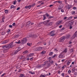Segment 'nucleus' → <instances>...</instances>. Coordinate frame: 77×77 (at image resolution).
<instances>
[{
	"label": "nucleus",
	"instance_id": "obj_1",
	"mask_svg": "<svg viewBox=\"0 0 77 77\" xmlns=\"http://www.w3.org/2000/svg\"><path fill=\"white\" fill-rule=\"evenodd\" d=\"M15 45L14 44V42L11 43L10 44L7 45H5L2 46V48H12L14 46H15Z\"/></svg>",
	"mask_w": 77,
	"mask_h": 77
},
{
	"label": "nucleus",
	"instance_id": "obj_2",
	"mask_svg": "<svg viewBox=\"0 0 77 77\" xmlns=\"http://www.w3.org/2000/svg\"><path fill=\"white\" fill-rule=\"evenodd\" d=\"M49 62L50 65H52V64H53V63H54V61H51L50 60H47L44 63H45V64H43L42 65H43V66H45V65L47 64V63H49Z\"/></svg>",
	"mask_w": 77,
	"mask_h": 77
},
{
	"label": "nucleus",
	"instance_id": "obj_3",
	"mask_svg": "<svg viewBox=\"0 0 77 77\" xmlns=\"http://www.w3.org/2000/svg\"><path fill=\"white\" fill-rule=\"evenodd\" d=\"M55 32V30H53L50 32V36H54L55 35V34L54 33Z\"/></svg>",
	"mask_w": 77,
	"mask_h": 77
},
{
	"label": "nucleus",
	"instance_id": "obj_4",
	"mask_svg": "<svg viewBox=\"0 0 77 77\" xmlns=\"http://www.w3.org/2000/svg\"><path fill=\"white\" fill-rule=\"evenodd\" d=\"M64 57L65 56H64V54L63 53H60L59 56V58H64Z\"/></svg>",
	"mask_w": 77,
	"mask_h": 77
},
{
	"label": "nucleus",
	"instance_id": "obj_5",
	"mask_svg": "<svg viewBox=\"0 0 77 77\" xmlns=\"http://www.w3.org/2000/svg\"><path fill=\"white\" fill-rule=\"evenodd\" d=\"M45 15L46 17H48V19H50L51 18H54V17H52V16H49V14L47 13L46 14H45Z\"/></svg>",
	"mask_w": 77,
	"mask_h": 77
},
{
	"label": "nucleus",
	"instance_id": "obj_6",
	"mask_svg": "<svg viewBox=\"0 0 77 77\" xmlns=\"http://www.w3.org/2000/svg\"><path fill=\"white\" fill-rule=\"evenodd\" d=\"M65 39V36L62 37L60 38V42H63Z\"/></svg>",
	"mask_w": 77,
	"mask_h": 77
},
{
	"label": "nucleus",
	"instance_id": "obj_7",
	"mask_svg": "<svg viewBox=\"0 0 77 77\" xmlns=\"http://www.w3.org/2000/svg\"><path fill=\"white\" fill-rule=\"evenodd\" d=\"M62 22V21H58L56 23V24L57 25V26H59L60 25V24H61Z\"/></svg>",
	"mask_w": 77,
	"mask_h": 77
},
{
	"label": "nucleus",
	"instance_id": "obj_8",
	"mask_svg": "<svg viewBox=\"0 0 77 77\" xmlns=\"http://www.w3.org/2000/svg\"><path fill=\"white\" fill-rule=\"evenodd\" d=\"M52 24H53V22H48L47 24V26H51Z\"/></svg>",
	"mask_w": 77,
	"mask_h": 77
},
{
	"label": "nucleus",
	"instance_id": "obj_9",
	"mask_svg": "<svg viewBox=\"0 0 77 77\" xmlns=\"http://www.w3.org/2000/svg\"><path fill=\"white\" fill-rule=\"evenodd\" d=\"M36 36V35L34 34H31L29 35V37L30 38H35Z\"/></svg>",
	"mask_w": 77,
	"mask_h": 77
},
{
	"label": "nucleus",
	"instance_id": "obj_10",
	"mask_svg": "<svg viewBox=\"0 0 77 77\" xmlns=\"http://www.w3.org/2000/svg\"><path fill=\"white\" fill-rule=\"evenodd\" d=\"M49 21H50V20H49L47 21H45L43 22V24H47H47H48V22H49Z\"/></svg>",
	"mask_w": 77,
	"mask_h": 77
},
{
	"label": "nucleus",
	"instance_id": "obj_11",
	"mask_svg": "<svg viewBox=\"0 0 77 77\" xmlns=\"http://www.w3.org/2000/svg\"><path fill=\"white\" fill-rule=\"evenodd\" d=\"M73 23H74V22L72 21H69V24L70 25H71V26H72V25L73 24Z\"/></svg>",
	"mask_w": 77,
	"mask_h": 77
},
{
	"label": "nucleus",
	"instance_id": "obj_12",
	"mask_svg": "<svg viewBox=\"0 0 77 77\" xmlns=\"http://www.w3.org/2000/svg\"><path fill=\"white\" fill-rule=\"evenodd\" d=\"M63 8V6H62V5H60L59 6L58 9H59V10H60V9H62Z\"/></svg>",
	"mask_w": 77,
	"mask_h": 77
},
{
	"label": "nucleus",
	"instance_id": "obj_13",
	"mask_svg": "<svg viewBox=\"0 0 77 77\" xmlns=\"http://www.w3.org/2000/svg\"><path fill=\"white\" fill-rule=\"evenodd\" d=\"M24 56H20L19 57V59H24Z\"/></svg>",
	"mask_w": 77,
	"mask_h": 77
},
{
	"label": "nucleus",
	"instance_id": "obj_14",
	"mask_svg": "<svg viewBox=\"0 0 77 77\" xmlns=\"http://www.w3.org/2000/svg\"><path fill=\"white\" fill-rule=\"evenodd\" d=\"M71 8V5H68L66 7V8L67 9H68V10H69V9H70Z\"/></svg>",
	"mask_w": 77,
	"mask_h": 77
},
{
	"label": "nucleus",
	"instance_id": "obj_15",
	"mask_svg": "<svg viewBox=\"0 0 77 77\" xmlns=\"http://www.w3.org/2000/svg\"><path fill=\"white\" fill-rule=\"evenodd\" d=\"M71 60H69L68 62L67 63V64L68 65H69V64H70V63H71Z\"/></svg>",
	"mask_w": 77,
	"mask_h": 77
},
{
	"label": "nucleus",
	"instance_id": "obj_16",
	"mask_svg": "<svg viewBox=\"0 0 77 77\" xmlns=\"http://www.w3.org/2000/svg\"><path fill=\"white\" fill-rule=\"evenodd\" d=\"M9 42V40H6L4 42V44H6Z\"/></svg>",
	"mask_w": 77,
	"mask_h": 77
},
{
	"label": "nucleus",
	"instance_id": "obj_17",
	"mask_svg": "<svg viewBox=\"0 0 77 77\" xmlns=\"http://www.w3.org/2000/svg\"><path fill=\"white\" fill-rule=\"evenodd\" d=\"M26 42L23 40H21V43L22 44H25Z\"/></svg>",
	"mask_w": 77,
	"mask_h": 77
},
{
	"label": "nucleus",
	"instance_id": "obj_18",
	"mask_svg": "<svg viewBox=\"0 0 77 77\" xmlns=\"http://www.w3.org/2000/svg\"><path fill=\"white\" fill-rule=\"evenodd\" d=\"M35 4H33L32 5H29V6L30 7V8L31 7H33V6H35Z\"/></svg>",
	"mask_w": 77,
	"mask_h": 77
},
{
	"label": "nucleus",
	"instance_id": "obj_19",
	"mask_svg": "<svg viewBox=\"0 0 77 77\" xmlns=\"http://www.w3.org/2000/svg\"><path fill=\"white\" fill-rule=\"evenodd\" d=\"M29 73H30V74H35V72H31V71H29Z\"/></svg>",
	"mask_w": 77,
	"mask_h": 77
},
{
	"label": "nucleus",
	"instance_id": "obj_20",
	"mask_svg": "<svg viewBox=\"0 0 77 77\" xmlns=\"http://www.w3.org/2000/svg\"><path fill=\"white\" fill-rule=\"evenodd\" d=\"M53 52H51L49 53V56H52V55H53Z\"/></svg>",
	"mask_w": 77,
	"mask_h": 77
},
{
	"label": "nucleus",
	"instance_id": "obj_21",
	"mask_svg": "<svg viewBox=\"0 0 77 77\" xmlns=\"http://www.w3.org/2000/svg\"><path fill=\"white\" fill-rule=\"evenodd\" d=\"M16 8V6H14L12 5L11 7V9H12V8H14V9H15Z\"/></svg>",
	"mask_w": 77,
	"mask_h": 77
},
{
	"label": "nucleus",
	"instance_id": "obj_22",
	"mask_svg": "<svg viewBox=\"0 0 77 77\" xmlns=\"http://www.w3.org/2000/svg\"><path fill=\"white\" fill-rule=\"evenodd\" d=\"M70 35H67L66 36V38L67 39H68V38H69V37H70Z\"/></svg>",
	"mask_w": 77,
	"mask_h": 77
},
{
	"label": "nucleus",
	"instance_id": "obj_23",
	"mask_svg": "<svg viewBox=\"0 0 77 77\" xmlns=\"http://www.w3.org/2000/svg\"><path fill=\"white\" fill-rule=\"evenodd\" d=\"M46 53L45 51H43L41 52V54H45Z\"/></svg>",
	"mask_w": 77,
	"mask_h": 77
},
{
	"label": "nucleus",
	"instance_id": "obj_24",
	"mask_svg": "<svg viewBox=\"0 0 77 77\" xmlns=\"http://www.w3.org/2000/svg\"><path fill=\"white\" fill-rule=\"evenodd\" d=\"M43 20H45V19H46V16H45V15H43Z\"/></svg>",
	"mask_w": 77,
	"mask_h": 77
},
{
	"label": "nucleus",
	"instance_id": "obj_25",
	"mask_svg": "<svg viewBox=\"0 0 77 77\" xmlns=\"http://www.w3.org/2000/svg\"><path fill=\"white\" fill-rule=\"evenodd\" d=\"M47 67H48L49 66H50L51 65V64H50V63L48 64H47Z\"/></svg>",
	"mask_w": 77,
	"mask_h": 77
},
{
	"label": "nucleus",
	"instance_id": "obj_26",
	"mask_svg": "<svg viewBox=\"0 0 77 77\" xmlns=\"http://www.w3.org/2000/svg\"><path fill=\"white\" fill-rule=\"evenodd\" d=\"M7 32L8 33V34H9L11 33V30L8 29V31H7Z\"/></svg>",
	"mask_w": 77,
	"mask_h": 77
},
{
	"label": "nucleus",
	"instance_id": "obj_27",
	"mask_svg": "<svg viewBox=\"0 0 77 77\" xmlns=\"http://www.w3.org/2000/svg\"><path fill=\"white\" fill-rule=\"evenodd\" d=\"M23 40L25 42H27V38H23Z\"/></svg>",
	"mask_w": 77,
	"mask_h": 77
},
{
	"label": "nucleus",
	"instance_id": "obj_28",
	"mask_svg": "<svg viewBox=\"0 0 77 77\" xmlns=\"http://www.w3.org/2000/svg\"><path fill=\"white\" fill-rule=\"evenodd\" d=\"M74 51V50H73V48L71 49L70 50V53H72Z\"/></svg>",
	"mask_w": 77,
	"mask_h": 77
},
{
	"label": "nucleus",
	"instance_id": "obj_29",
	"mask_svg": "<svg viewBox=\"0 0 77 77\" xmlns=\"http://www.w3.org/2000/svg\"><path fill=\"white\" fill-rule=\"evenodd\" d=\"M66 52H67V49H65L63 51V53H66Z\"/></svg>",
	"mask_w": 77,
	"mask_h": 77
},
{
	"label": "nucleus",
	"instance_id": "obj_30",
	"mask_svg": "<svg viewBox=\"0 0 77 77\" xmlns=\"http://www.w3.org/2000/svg\"><path fill=\"white\" fill-rule=\"evenodd\" d=\"M5 14H8V10H5Z\"/></svg>",
	"mask_w": 77,
	"mask_h": 77
},
{
	"label": "nucleus",
	"instance_id": "obj_31",
	"mask_svg": "<svg viewBox=\"0 0 77 77\" xmlns=\"http://www.w3.org/2000/svg\"><path fill=\"white\" fill-rule=\"evenodd\" d=\"M15 43H16L17 44H20V43H21V42H20V41L19 40L18 42H15Z\"/></svg>",
	"mask_w": 77,
	"mask_h": 77
},
{
	"label": "nucleus",
	"instance_id": "obj_32",
	"mask_svg": "<svg viewBox=\"0 0 77 77\" xmlns=\"http://www.w3.org/2000/svg\"><path fill=\"white\" fill-rule=\"evenodd\" d=\"M72 72H75V69L73 68L72 70Z\"/></svg>",
	"mask_w": 77,
	"mask_h": 77
},
{
	"label": "nucleus",
	"instance_id": "obj_33",
	"mask_svg": "<svg viewBox=\"0 0 77 77\" xmlns=\"http://www.w3.org/2000/svg\"><path fill=\"white\" fill-rule=\"evenodd\" d=\"M5 33H6V32H2V35H5Z\"/></svg>",
	"mask_w": 77,
	"mask_h": 77
},
{
	"label": "nucleus",
	"instance_id": "obj_34",
	"mask_svg": "<svg viewBox=\"0 0 77 77\" xmlns=\"http://www.w3.org/2000/svg\"><path fill=\"white\" fill-rule=\"evenodd\" d=\"M17 4V1H15L14 2V3H13V4L14 5H15V4Z\"/></svg>",
	"mask_w": 77,
	"mask_h": 77
},
{
	"label": "nucleus",
	"instance_id": "obj_35",
	"mask_svg": "<svg viewBox=\"0 0 77 77\" xmlns=\"http://www.w3.org/2000/svg\"><path fill=\"white\" fill-rule=\"evenodd\" d=\"M41 43H42V42H41V41H40V42H39L37 43V44L38 45H39V44H40Z\"/></svg>",
	"mask_w": 77,
	"mask_h": 77
},
{
	"label": "nucleus",
	"instance_id": "obj_36",
	"mask_svg": "<svg viewBox=\"0 0 77 77\" xmlns=\"http://www.w3.org/2000/svg\"><path fill=\"white\" fill-rule=\"evenodd\" d=\"M20 76L22 77H25V76L24 75V74H21L20 75Z\"/></svg>",
	"mask_w": 77,
	"mask_h": 77
},
{
	"label": "nucleus",
	"instance_id": "obj_37",
	"mask_svg": "<svg viewBox=\"0 0 77 77\" xmlns=\"http://www.w3.org/2000/svg\"><path fill=\"white\" fill-rule=\"evenodd\" d=\"M44 77V75H43L42 74H41L40 76V77Z\"/></svg>",
	"mask_w": 77,
	"mask_h": 77
},
{
	"label": "nucleus",
	"instance_id": "obj_38",
	"mask_svg": "<svg viewBox=\"0 0 77 77\" xmlns=\"http://www.w3.org/2000/svg\"><path fill=\"white\" fill-rule=\"evenodd\" d=\"M74 75H75V76H77V72H75L74 73Z\"/></svg>",
	"mask_w": 77,
	"mask_h": 77
},
{
	"label": "nucleus",
	"instance_id": "obj_39",
	"mask_svg": "<svg viewBox=\"0 0 77 77\" xmlns=\"http://www.w3.org/2000/svg\"><path fill=\"white\" fill-rule=\"evenodd\" d=\"M30 8V7H29V5L28 6H26L25 7V8H26V9H27V8Z\"/></svg>",
	"mask_w": 77,
	"mask_h": 77
},
{
	"label": "nucleus",
	"instance_id": "obj_40",
	"mask_svg": "<svg viewBox=\"0 0 77 77\" xmlns=\"http://www.w3.org/2000/svg\"><path fill=\"white\" fill-rule=\"evenodd\" d=\"M27 45H28L29 46H31V45H32V44H31L29 43H28L27 44Z\"/></svg>",
	"mask_w": 77,
	"mask_h": 77
},
{
	"label": "nucleus",
	"instance_id": "obj_41",
	"mask_svg": "<svg viewBox=\"0 0 77 77\" xmlns=\"http://www.w3.org/2000/svg\"><path fill=\"white\" fill-rule=\"evenodd\" d=\"M26 23H27V25L30 24V21L27 22Z\"/></svg>",
	"mask_w": 77,
	"mask_h": 77
},
{
	"label": "nucleus",
	"instance_id": "obj_42",
	"mask_svg": "<svg viewBox=\"0 0 77 77\" xmlns=\"http://www.w3.org/2000/svg\"><path fill=\"white\" fill-rule=\"evenodd\" d=\"M72 17H69L68 18V20H71V19H72Z\"/></svg>",
	"mask_w": 77,
	"mask_h": 77
},
{
	"label": "nucleus",
	"instance_id": "obj_43",
	"mask_svg": "<svg viewBox=\"0 0 77 77\" xmlns=\"http://www.w3.org/2000/svg\"><path fill=\"white\" fill-rule=\"evenodd\" d=\"M65 67H66V65H65L63 66L62 67V69H63V68H65Z\"/></svg>",
	"mask_w": 77,
	"mask_h": 77
},
{
	"label": "nucleus",
	"instance_id": "obj_44",
	"mask_svg": "<svg viewBox=\"0 0 77 77\" xmlns=\"http://www.w3.org/2000/svg\"><path fill=\"white\" fill-rule=\"evenodd\" d=\"M18 52V51H16L14 53V54H16Z\"/></svg>",
	"mask_w": 77,
	"mask_h": 77
},
{
	"label": "nucleus",
	"instance_id": "obj_45",
	"mask_svg": "<svg viewBox=\"0 0 77 77\" xmlns=\"http://www.w3.org/2000/svg\"><path fill=\"white\" fill-rule=\"evenodd\" d=\"M75 14V11H72V15H73V14Z\"/></svg>",
	"mask_w": 77,
	"mask_h": 77
},
{
	"label": "nucleus",
	"instance_id": "obj_46",
	"mask_svg": "<svg viewBox=\"0 0 77 77\" xmlns=\"http://www.w3.org/2000/svg\"><path fill=\"white\" fill-rule=\"evenodd\" d=\"M5 74H6V73H3V74L1 75V76H2V77H3V76H4V75H5Z\"/></svg>",
	"mask_w": 77,
	"mask_h": 77
},
{
	"label": "nucleus",
	"instance_id": "obj_47",
	"mask_svg": "<svg viewBox=\"0 0 77 77\" xmlns=\"http://www.w3.org/2000/svg\"><path fill=\"white\" fill-rule=\"evenodd\" d=\"M71 26L72 25H70V26H69V29H72V27Z\"/></svg>",
	"mask_w": 77,
	"mask_h": 77
},
{
	"label": "nucleus",
	"instance_id": "obj_48",
	"mask_svg": "<svg viewBox=\"0 0 77 77\" xmlns=\"http://www.w3.org/2000/svg\"><path fill=\"white\" fill-rule=\"evenodd\" d=\"M61 11L62 12H64L63 9H61Z\"/></svg>",
	"mask_w": 77,
	"mask_h": 77
},
{
	"label": "nucleus",
	"instance_id": "obj_49",
	"mask_svg": "<svg viewBox=\"0 0 77 77\" xmlns=\"http://www.w3.org/2000/svg\"><path fill=\"white\" fill-rule=\"evenodd\" d=\"M31 54V56H34V54L32 53V54Z\"/></svg>",
	"mask_w": 77,
	"mask_h": 77
},
{
	"label": "nucleus",
	"instance_id": "obj_50",
	"mask_svg": "<svg viewBox=\"0 0 77 77\" xmlns=\"http://www.w3.org/2000/svg\"><path fill=\"white\" fill-rule=\"evenodd\" d=\"M73 9L74 10H75V9H77V8L75 7H74L73 8Z\"/></svg>",
	"mask_w": 77,
	"mask_h": 77
},
{
	"label": "nucleus",
	"instance_id": "obj_51",
	"mask_svg": "<svg viewBox=\"0 0 77 77\" xmlns=\"http://www.w3.org/2000/svg\"><path fill=\"white\" fill-rule=\"evenodd\" d=\"M33 60V57L31 58L30 59V60H31V61H32V60Z\"/></svg>",
	"mask_w": 77,
	"mask_h": 77
},
{
	"label": "nucleus",
	"instance_id": "obj_52",
	"mask_svg": "<svg viewBox=\"0 0 77 77\" xmlns=\"http://www.w3.org/2000/svg\"><path fill=\"white\" fill-rule=\"evenodd\" d=\"M72 43V42L71 41H70L68 43L69 44H71Z\"/></svg>",
	"mask_w": 77,
	"mask_h": 77
},
{
	"label": "nucleus",
	"instance_id": "obj_53",
	"mask_svg": "<svg viewBox=\"0 0 77 77\" xmlns=\"http://www.w3.org/2000/svg\"><path fill=\"white\" fill-rule=\"evenodd\" d=\"M71 72V71L70 70H69L68 72V73L69 74V73H70V72Z\"/></svg>",
	"mask_w": 77,
	"mask_h": 77
},
{
	"label": "nucleus",
	"instance_id": "obj_54",
	"mask_svg": "<svg viewBox=\"0 0 77 77\" xmlns=\"http://www.w3.org/2000/svg\"><path fill=\"white\" fill-rule=\"evenodd\" d=\"M32 57V56H31V55L30 54L28 55L29 57Z\"/></svg>",
	"mask_w": 77,
	"mask_h": 77
},
{
	"label": "nucleus",
	"instance_id": "obj_55",
	"mask_svg": "<svg viewBox=\"0 0 77 77\" xmlns=\"http://www.w3.org/2000/svg\"><path fill=\"white\" fill-rule=\"evenodd\" d=\"M57 2L59 3H62V2L60 1H57Z\"/></svg>",
	"mask_w": 77,
	"mask_h": 77
},
{
	"label": "nucleus",
	"instance_id": "obj_56",
	"mask_svg": "<svg viewBox=\"0 0 77 77\" xmlns=\"http://www.w3.org/2000/svg\"><path fill=\"white\" fill-rule=\"evenodd\" d=\"M64 74H65V73H63L61 74V75L63 77V76H64Z\"/></svg>",
	"mask_w": 77,
	"mask_h": 77
},
{
	"label": "nucleus",
	"instance_id": "obj_57",
	"mask_svg": "<svg viewBox=\"0 0 77 77\" xmlns=\"http://www.w3.org/2000/svg\"><path fill=\"white\" fill-rule=\"evenodd\" d=\"M56 57V54H55L54 56L52 57V58H54V57Z\"/></svg>",
	"mask_w": 77,
	"mask_h": 77
},
{
	"label": "nucleus",
	"instance_id": "obj_58",
	"mask_svg": "<svg viewBox=\"0 0 77 77\" xmlns=\"http://www.w3.org/2000/svg\"><path fill=\"white\" fill-rule=\"evenodd\" d=\"M9 27H10V28H12V25H10L9 26Z\"/></svg>",
	"mask_w": 77,
	"mask_h": 77
},
{
	"label": "nucleus",
	"instance_id": "obj_59",
	"mask_svg": "<svg viewBox=\"0 0 77 77\" xmlns=\"http://www.w3.org/2000/svg\"><path fill=\"white\" fill-rule=\"evenodd\" d=\"M64 29H65V28L63 27V28H62L61 29V30H64Z\"/></svg>",
	"mask_w": 77,
	"mask_h": 77
},
{
	"label": "nucleus",
	"instance_id": "obj_60",
	"mask_svg": "<svg viewBox=\"0 0 77 77\" xmlns=\"http://www.w3.org/2000/svg\"><path fill=\"white\" fill-rule=\"evenodd\" d=\"M54 51H58L57 49L56 48H55L54 49Z\"/></svg>",
	"mask_w": 77,
	"mask_h": 77
},
{
	"label": "nucleus",
	"instance_id": "obj_61",
	"mask_svg": "<svg viewBox=\"0 0 77 77\" xmlns=\"http://www.w3.org/2000/svg\"><path fill=\"white\" fill-rule=\"evenodd\" d=\"M62 25H60V26H59V27L60 29H61V28H62Z\"/></svg>",
	"mask_w": 77,
	"mask_h": 77
},
{
	"label": "nucleus",
	"instance_id": "obj_62",
	"mask_svg": "<svg viewBox=\"0 0 77 77\" xmlns=\"http://www.w3.org/2000/svg\"><path fill=\"white\" fill-rule=\"evenodd\" d=\"M40 6H41V5L40 4L39 5H37V7H40Z\"/></svg>",
	"mask_w": 77,
	"mask_h": 77
},
{
	"label": "nucleus",
	"instance_id": "obj_63",
	"mask_svg": "<svg viewBox=\"0 0 77 77\" xmlns=\"http://www.w3.org/2000/svg\"><path fill=\"white\" fill-rule=\"evenodd\" d=\"M13 26H15V23H13L12 24Z\"/></svg>",
	"mask_w": 77,
	"mask_h": 77
},
{
	"label": "nucleus",
	"instance_id": "obj_64",
	"mask_svg": "<svg viewBox=\"0 0 77 77\" xmlns=\"http://www.w3.org/2000/svg\"><path fill=\"white\" fill-rule=\"evenodd\" d=\"M35 48V50H38V48L36 47H34Z\"/></svg>",
	"mask_w": 77,
	"mask_h": 77
}]
</instances>
